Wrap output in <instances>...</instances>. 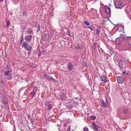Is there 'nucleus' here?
I'll use <instances>...</instances> for the list:
<instances>
[{
  "mask_svg": "<svg viewBox=\"0 0 131 131\" xmlns=\"http://www.w3.org/2000/svg\"><path fill=\"white\" fill-rule=\"evenodd\" d=\"M43 77L45 78L46 79L47 78V77L48 76L46 74H44L43 75Z\"/></svg>",
  "mask_w": 131,
  "mask_h": 131,
  "instance_id": "nucleus-32",
  "label": "nucleus"
},
{
  "mask_svg": "<svg viewBox=\"0 0 131 131\" xmlns=\"http://www.w3.org/2000/svg\"><path fill=\"white\" fill-rule=\"evenodd\" d=\"M21 43H22V41H23L24 40V38H23V36L21 37Z\"/></svg>",
  "mask_w": 131,
  "mask_h": 131,
  "instance_id": "nucleus-40",
  "label": "nucleus"
},
{
  "mask_svg": "<svg viewBox=\"0 0 131 131\" xmlns=\"http://www.w3.org/2000/svg\"><path fill=\"white\" fill-rule=\"evenodd\" d=\"M37 90V88L36 87H35L33 89V91H32L35 93H36Z\"/></svg>",
  "mask_w": 131,
  "mask_h": 131,
  "instance_id": "nucleus-24",
  "label": "nucleus"
},
{
  "mask_svg": "<svg viewBox=\"0 0 131 131\" xmlns=\"http://www.w3.org/2000/svg\"><path fill=\"white\" fill-rule=\"evenodd\" d=\"M73 67V65L71 63H69L68 64L67 68L69 70L72 71L74 69Z\"/></svg>",
  "mask_w": 131,
  "mask_h": 131,
  "instance_id": "nucleus-3",
  "label": "nucleus"
},
{
  "mask_svg": "<svg viewBox=\"0 0 131 131\" xmlns=\"http://www.w3.org/2000/svg\"><path fill=\"white\" fill-rule=\"evenodd\" d=\"M117 80L118 83H123V79L121 76H119L117 78Z\"/></svg>",
  "mask_w": 131,
  "mask_h": 131,
  "instance_id": "nucleus-8",
  "label": "nucleus"
},
{
  "mask_svg": "<svg viewBox=\"0 0 131 131\" xmlns=\"http://www.w3.org/2000/svg\"><path fill=\"white\" fill-rule=\"evenodd\" d=\"M53 80H54V79L52 78L50 76V77L49 80H50L51 81H52Z\"/></svg>",
  "mask_w": 131,
  "mask_h": 131,
  "instance_id": "nucleus-37",
  "label": "nucleus"
},
{
  "mask_svg": "<svg viewBox=\"0 0 131 131\" xmlns=\"http://www.w3.org/2000/svg\"><path fill=\"white\" fill-rule=\"evenodd\" d=\"M63 126L64 127V129H65L66 128H65V127L67 126V125L66 124H65L64 126Z\"/></svg>",
  "mask_w": 131,
  "mask_h": 131,
  "instance_id": "nucleus-43",
  "label": "nucleus"
},
{
  "mask_svg": "<svg viewBox=\"0 0 131 131\" xmlns=\"http://www.w3.org/2000/svg\"><path fill=\"white\" fill-rule=\"evenodd\" d=\"M29 120L31 122V123L32 124H33L34 123V122L33 121V119L31 118H29Z\"/></svg>",
  "mask_w": 131,
  "mask_h": 131,
  "instance_id": "nucleus-30",
  "label": "nucleus"
},
{
  "mask_svg": "<svg viewBox=\"0 0 131 131\" xmlns=\"http://www.w3.org/2000/svg\"><path fill=\"white\" fill-rule=\"evenodd\" d=\"M128 111V109L127 108L124 109L123 110V112L124 113H127Z\"/></svg>",
  "mask_w": 131,
  "mask_h": 131,
  "instance_id": "nucleus-26",
  "label": "nucleus"
},
{
  "mask_svg": "<svg viewBox=\"0 0 131 131\" xmlns=\"http://www.w3.org/2000/svg\"><path fill=\"white\" fill-rule=\"evenodd\" d=\"M105 11L107 14H110L111 13L110 8L108 7H105Z\"/></svg>",
  "mask_w": 131,
  "mask_h": 131,
  "instance_id": "nucleus-12",
  "label": "nucleus"
},
{
  "mask_svg": "<svg viewBox=\"0 0 131 131\" xmlns=\"http://www.w3.org/2000/svg\"><path fill=\"white\" fill-rule=\"evenodd\" d=\"M124 35H123L122 34H121L120 35V37L121 38V37H122V38H123V37H124Z\"/></svg>",
  "mask_w": 131,
  "mask_h": 131,
  "instance_id": "nucleus-42",
  "label": "nucleus"
},
{
  "mask_svg": "<svg viewBox=\"0 0 131 131\" xmlns=\"http://www.w3.org/2000/svg\"><path fill=\"white\" fill-rule=\"evenodd\" d=\"M70 31L68 29V31H67V33H68V35L69 36H70Z\"/></svg>",
  "mask_w": 131,
  "mask_h": 131,
  "instance_id": "nucleus-41",
  "label": "nucleus"
},
{
  "mask_svg": "<svg viewBox=\"0 0 131 131\" xmlns=\"http://www.w3.org/2000/svg\"><path fill=\"white\" fill-rule=\"evenodd\" d=\"M2 102L3 104H7L8 103V101L6 97L4 96H2Z\"/></svg>",
  "mask_w": 131,
  "mask_h": 131,
  "instance_id": "nucleus-9",
  "label": "nucleus"
},
{
  "mask_svg": "<svg viewBox=\"0 0 131 131\" xmlns=\"http://www.w3.org/2000/svg\"><path fill=\"white\" fill-rule=\"evenodd\" d=\"M35 93L33 92H31L30 93V94L32 97H33L35 95Z\"/></svg>",
  "mask_w": 131,
  "mask_h": 131,
  "instance_id": "nucleus-22",
  "label": "nucleus"
},
{
  "mask_svg": "<svg viewBox=\"0 0 131 131\" xmlns=\"http://www.w3.org/2000/svg\"><path fill=\"white\" fill-rule=\"evenodd\" d=\"M130 13H131V9L130 10Z\"/></svg>",
  "mask_w": 131,
  "mask_h": 131,
  "instance_id": "nucleus-48",
  "label": "nucleus"
},
{
  "mask_svg": "<svg viewBox=\"0 0 131 131\" xmlns=\"http://www.w3.org/2000/svg\"><path fill=\"white\" fill-rule=\"evenodd\" d=\"M115 63H116V62H115Z\"/></svg>",
  "mask_w": 131,
  "mask_h": 131,
  "instance_id": "nucleus-49",
  "label": "nucleus"
},
{
  "mask_svg": "<svg viewBox=\"0 0 131 131\" xmlns=\"http://www.w3.org/2000/svg\"><path fill=\"white\" fill-rule=\"evenodd\" d=\"M4 104V105L2 106V108H3L4 109H6V106H7V104Z\"/></svg>",
  "mask_w": 131,
  "mask_h": 131,
  "instance_id": "nucleus-25",
  "label": "nucleus"
},
{
  "mask_svg": "<svg viewBox=\"0 0 131 131\" xmlns=\"http://www.w3.org/2000/svg\"><path fill=\"white\" fill-rule=\"evenodd\" d=\"M127 40H131V37L130 36H128V38H127Z\"/></svg>",
  "mask_w": 131,
  "mask_h": 131,
  "instance_id": "nucleus-33",
  "label": "nucleus"
},
{
  "mask_svg": "<svg viewBox=\"0 0 131 131\" xmlns=\"http://www.w3.org/2000/svg\"><path fill=\"white\" fill-rule=\"evenodd\" d=\"M101 104L102 105V106L106 107V105L105 104V102L103 100H102L101 101Z\"/></svg>",
  "mask_w": 131,
  "mask_h": 131,
  "instance_id": "nucleus-17",
  "label": "nucleus"
},
{
  "mask_svg": "<svg viewBox=\"0 0 131 131\" xmlns=\"http://www.w3.org/2000/svg\"><path fill=\"white\" fill-rule=\"evenodd\" d=\"M122 41L121 37L117 38L115 40V42L116 44L119 45Z\"/></svg>",
  "mask_w": 131,
  "mask_h": 131,
  "instance_id": "nucleus-7",
  "label": "nucleus"
},
{
  "mask_svg": "<svg viewBox=\"0 0 131 131\" xmlns=\"http://www.w3.org/2000/svg\"><path fill=\"white\" fill-rule=\"evenodd\" d=\"M33 32L31 28L29 29L27 31V33L29 34H31Z\"/></svg>",
  "mask_w": 131,
  "mask_h": 131,
  "instance_id": "nucleus-19",
  "label": "nucleus"
},
{
  "mask_svg": "<svg viewBox=\"0 0 131 131\" xmlns=\"http://www.w3.org/2000/svg\"><path fill=\"white\" fill-rule=\"evenodd\" d=\"M101 78L102 81L104 83H105L107 82V78L104 75H102L101 76Z\"/></svg>",
  "mask_w": 131,
  "mask_h": 131,
  "instance_id": "nucleus-11",
  "label": "nucleus"
},
{
  "mask_svg": "<svg viewBox=\"0 0 131 131\" xmlns=\"http://www.w3.org/2000/svg\"><path fill=\"white\" fill-rule=\"evenodd\" d=\"M91 118L93 120H95L96 118V117L95 116L92 115L91 116Z\"/></svg>",
  "mask_w": 131,
  "mask_h": 131,
  "instance_id": "nucleus-28",
  "label": "nucleus"
},
{
  "mask_svg": "<svg viewBox=\"0 0 131 131\" xmlns=\"http://www.w3.org/2000/svg\"><path fill=\"white\" fill-rule=\"evenodd\" d=\"M87 28H90L92 31H94L95 30L93 26H90L87 27Z\"/></svg>",
  "mask_w": 131,
  "mask_h": 131,
  "instance_id": "nucleus-18",
  "label": "nucleus"
},
{
  "mask_svg": "<svg viewBox=\"0 0 131 131\" xmlns=\"http://www.w3.org/2000/svg\"><path fill=\"white\" fill-rule=\"evenodd\" d=\"M32 37V36L31 35H29L26 36L24 39L25 41H27L28 42H29L31 40Z\"/></svg>",
  "mask_w": 131,
  "mask_h": 131,
  "instance_id": "nucleus-4",
  "label": "nucleus"
},
{
  "mask_svg": "<svg viewBox=\"0 0 131 131\" xmlns=\"http://www.w3.org/2000/svg\"><path fill=\"white\" fill-rule=\"evenodd\" d=\"M84 131H89V130L88 128L86 127H84L83 128Z\"/></svg>",
  "mask_w": 131,
  "mask_h": 131,
  "instance_id": "nucleus-29",
  "label": "nucleus"
},
{
  "mask_svg": "<svg viewBox=\"0 0 131 131\" xmlns=\"http://www.w3.org/2000/svg\"><path fill=\"white\" fill-rule=\"evenodd\" d=\"M4 74L5 76H8L10 75V71L9 70H7L4 72Z\"/></svg>",
  "mask_w": 131,
  "mask_h": 131,
  "instance_id": "nucleus-16",
  "label": "nucleus"
},
{
  "mask_svg": "<svg viewBox=\"0 0 131 131\" xmlns=\"http://www.w3.org/2000/svg\"><path fill=\"white\" fill-rule=\"evenodd\" d=\"M28 45V43L27 42H25L23 43L22 46L23 47H24L25 49L27 50L28 51L30 52L31 49V47L29 46V45H28V46L29 47V48H28L27 46Z\"/></svg>",
  "mask_w": 131,
  "mask_h": 131,
  "instance_id": "nucleus-1",
  "label": "nucleus"
},
{
  "mask_svg": "<svg viewBox=\"0 0 131 131\" xmlns=\"http://www.w3.org/2000/svg\"><path fill=\"white\" fill-rule=\"evenodd\" d=\"M101 27L100 26H99L96 29V34L97 35H98L100 32V31L101 30Z\"/></svg>",
  "mask_w": 131,
  "mask_h": 131,
  "instance_id": "nucleus-13",
  "label": "nucleus"
},
{
  "mask_svg": "<svg viewBox=\"0 0 131 131\" xmlns=\"http://www.w3.org/2000/svg\"><path fill=\"white\" fill-rule=\"evenodd\" d=\"M106 102H107V99H106Z\"/></svg>",
  "mask_w": 131,
  "mask_h": 131,
  "instance_id": "nucleus-46",
  "label": "nucleus"
},
{
  "mask_svg": "<svg viewBox=\"0 0 131 131\" xmlns=\"http://www.w3.org/2000/svg\"><path fill=\"white\" fill-rule=\"evenodd\" d=\"M49 36L48 35L44 34L42 37V39L46 41L48 40Z\"/></svg>",
  "mask_w": 131,
  "mask_h": 131,
  "instance_id": "nucleus-6",
  "label": "nucleus"
},
{
  "mask_svg": "<svg viewBox=\"0 0 131 131\" xmlns=\"http://www.w3.org/2000/svg\"><path fill=\"white\" fill-rule=\"evenodd\" d=\"M130 83H131V81H130Z\"/></svg>",
  "mask_w": 131,
  "mask_h": 131,
  "instance_id": "nucleus-51",
  "label": "nucleus"
},
{
  "mask_svg": "<svg viewBox=\"0 0 131 131\" xmlns=\"http://www.w3.org/2000/svg\"><path fill=\"white\" fill-rule=\"evenodd\" d=\"M52 108V105L50 104H49L48 105V107L47 108V109L49 111H51Z\"/></svg>",
  "mask_w": 131,
  "mask_h": 131,
  "instance_id": "nucleus-15",
  "label": "nucleus"
},
{
  "mask_svg": "<svg viewBox=\"0 0 131 131\" xmlns=\"http://www.w3.org/2000/svg\"><path fill=\"white\" fill-rule=\"evenodd\" d=\"M48 104V102L47 101H45V105L46 106H47Z\"/></svg>",
  "mask_w": 131,
  "mask_h": 131,
  "instance_id": "nucleus-34",
  "label": "nucleus"
},
{
  "mask_svg": "<svg viewBox=\"0 0 131 131\" xmlns=\"http://www.w3.org/2000/svg\"><path fill=\"white\" fill-rule=\"evenodd\" d=\"M123 73H124V75H126L127 74H129L128 72L126 73V71H125Z\"/></svg>",
  "mask_w": 131,
  "mask_h": 131,
  "instance_id": "nucleus-36",
  "label": "nucleus"
},
{
  "mask_svg": "<svg viewBox=\"0 0 131 131\" xmlns=\"http://www.w3.org/2000/svg\"><path fill=\"white\" fill-rule=\"evenodd\" d=\"M126 46L127 47H128L129 46L130 43L127 40H126L125 42Z\"/></svg>",
  "mask_w": 131,
  "mask_h": 131,
  "instance_id": "nucleus-20",
  "label": "nucleus"
},
{
  "mask_svg": "<svg viewBox=\"0 0 131 131\" xmlns=\"http://www.w3.org/2000/svg\"><path fill=\"white\" fill-rule=\"evenodd\" d=\"M123 61L122 60H119L118 62V65L119 67L121 68H122L123 67Z\"/></svg>",
  "mask_w": 131,
  "mask_h": 131,
  "instance_id": "nucleus-14",
  "label": "nucleus"
},
{
  "mask_svg": "<svg viewBox=\"0 0 131 131\" xmlns=\"http://www.w3.org/2000/svg\"><path fill=\"white\" fill-rule=\"evenodd\" d=\"M68 130H67V131H69L70 129V127H69V126H68Z\"/></svg>",
  "mask_w": 131,
  "mask_h": 131,
  "instance_id": "nucleus-44",
  "label": "nucleus"
},
{
  "mask_svg": "<svg viewBox=\"0 0 131 131\" xmlns=\"http://www.w3.org/2000/svg\"><path fill=\"white\" fill-rule=\"evenodd\" d=\"M7 25L6 26L7 27H8L10 25V22L8 20H7L6 21Z\"/></svg>",
  "mask_w": 131,
  "mask_h": 131,
  "instance_id": "nucleus-23",
  "label": "nucleus"
},
{
  "mask_svg": "<svg viewBox=\"0 0 131 131\" xmlns=\"http://www.w3.org/2000/svg\"><path fill=\"white\" fill-rule=\"evenodd\" d=\"M93 128L94 130L97 131L99 128V126L95 124L94 123H93L92 124Z\"/></svg>",
  "mask_w": 131,
  "mask_h": 131,
  "instance_id": "nucleus-5",
  "label": "nucleus"
},
{
  "mask_svg": "<svg viewBox=\"0 0 131 131\" xmlns=\"http://www.w3.org/2000/svg\"><path fill=\"white\" fill-rule=\"evenodd\" d=\"M40 25H39L38 27V30L37 31V32H38V30H40Z\"/></svg>",
  "mask_w": 131,
  "mask_h": 131,
  "instance_id": "nucleus-38",
  "label": "nucleus"
},
{
  "mask_svg": "<svg viewBox=\"0 0 131 131\" xmlns=\"http://www.w3.org/2000/svg\"><path fill=\"white\" fill-rule=\"evenodd\" d=\"M11 66L10 65H7L5 69L7 70H9Z\"/></svg>",
  "mask_w": 131,
  "mask_h": 131,
  "instance_id": "nucleus-21",
  "label": "nucleus"
},
{
  "mask_svg": "<svg viewBox=\"0 0 131 131\" xmlns=\"http://www.w3.org/2000/svg\"><path fill=\"white\" fill-rule=\"evenodd\" d=\"M126 35V34H125L124 36V37H123V39H127V38H128V36H125V35Z\"/></svg>",
  "mask_w": 131,
  "mask_h": 131,
  "instance_id": "nucleus-31",
  "label": "nucleus"
},
{
  "mask_svg": "<svg viewBox=\"0 0 131 131\" xmlns=\"http://www.w3.org/2000/svg\"><path fill=\"white\" fill-rule=\"evenodd\" d=\"M84 23L87 26H89L90 25V23L87 21H85L84 22Z\"/></svg>",
  "mask_w": 131,
  "mask_h": 131,
  "instance_id": "nucleus-27",
  "label": "nucleus"
},
{
  "mask_svg": "<svg viewBox=\"0 0 131 131\" xmlns=\"http://www.w3.org/2000/svg\"><path fill=\"white\" fill-rule=\"evenodd\" d=\"M83 66H85V67H87V64L85 62H83Z\"/></svg>",
  "mask_w": 131,
  "mask_h": 131,
  "instance_id": "nucleus-35",
  "label": "nucleus"
},
{
  "mask_svg": "<svg viewBox=\"0 0 131 131\" xmlns=\"http://www.w3.org/2000/svg\"><path fill=\"white\" fill-rule=\"evenodd\" d=\"M75 47L76 49H82L83 46L82 44H75Z\"/></svg>",
  "mask_w": 131,
  "mask_h": 131,
  "instance_id": "nucleus-10",
  "label": "nucleus"
},
{
  "mask_svg": "<svg viewBox=\"0 0 131 131\" xmlns=\"http://www.w3.org/2000/svg\"><path fill=\"white\" fill-rule=\"evenodd\" d=\"M115 5V7L121 9L123 7L122 3L121 1L116 2Z\"/></svg>",
  "mask_w": 131,
  "mask_h": 131,
  "instance_id": "nucleus-2",
  "label": "nucleus"
},
{
  "mask_svg": "<svg viewBox=\"0 0 131 131\" xmlns=\"http://www.w3.org/2000/svg\"><path fill=\"white\" fill-rule=\"evenodd\" d=\"M3 0H0V1H1V2H3Z\"/></svg>",
  "mask_w": 131,
  "mask_h": 131,
  "instance_id": "nucleus-47",
  "label": "nucleus"
},
{
  "mask_svg": "<svg viewBox=\"0 0 131 131\" xmlns=\"http://www.w3.org/2000/svg\"><path fill=\"white\" fill-rule=\"evenodd\" d=\"M50 77V76H48L47 77V78L46 79L47 80H49Z\"/></svg>",
  "mask_w": 131,
  "mask_h": 131,
  "instance_id": "nucleus-39",
  "label": "nucleus"
},
{
  "mask_svg": "<svg viewBox=\"0 0 131 131\" xmlns=\"http://www.w3.org/2000/svg\"><path fill=\"white\" fill-rule=\"evenodd\" d=\"M115 63H116V62H115Z\"/></svg>",
  "mask_w": 131,
  "mask_h": 131,
  "instance_id": "nucleus-50",
  "label": "nucleus"
},
{
  "mask_svg": "<svg viewBox=\"0 0 131 131\" xmlns=\"http://www.w3.org/2000/svg\"><path fill=\"white\" fill-rule=\"evenodd\" d=\"M12 79V78L11 77H9V78H8L9 79Z\"/></svg>",
  "mask_w": 131,
  "mask_h": 131,
  "instance_id": "nucleus-45",
  "label": "nucleus"
}]
</instances>
